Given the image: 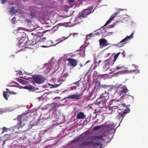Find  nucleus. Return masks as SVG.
Here are the masks:
<instances>
[{"label":"nucleus","mask_w":148,"mask_h":148,"mask_svg":"<svg viewBox=\"0 0 148 148\" xmlns=\"http://www.w3.org/2000/svg\"><path fill=\"white\" fill-rule=\"evenodd\" d=\"M128 91L129 90L125 85L121 84L117 87V93H119L120 96L123 95L121 97V100H124V99L127 100L129 99L131 97L130 95V93H128L126 94Z\"/></svg>","instance_id":"1"},{"label":"nucleus","mask_w":148,"mask_h":148,"mask_svg":"<svg viewBox=\"0 0 148 148\" xmlns=\"http://www.w3.org/2000/svg\"><path fill=\"white\" fill-rule=\"evenodd\" d=\"M107 100L103 97H101L100 95L99 98L97 100L95 104L98 105L100 108H102L106 106V102Z\"/></svg>","instance_id":"2"},{"label":"nucleus","mask_w":148,"mask_h":148,"mask_svg":"<svg viewBox=\"0 0 148 148\" xmlns=\"http://www.w3.org/2000/svg\"><path fill=\"white\" fill-rule=\"evenodd\" d=\"M130 111V110L129 108H127L124 110L122 111L121 112L118 111L119 114L118 115L116 116V119L119 121H120L121 122L125 116V115L129 112Z\"/></svg>","instance_id":"3"},{"label":"nucleus","mask_w":148,"mask_h":148,"mask_svg":"<svg viewBox=\"0 0 148 148\" xmlns=\"http://www.w3.org/2000/svg\"><path fill=\"white\" fill-rule=\"evenodd\" d=\"M34 82L37 84H41L43 82L44 79L42 76L39 75H34L32 77Z\"/></svg>","instance_id":"4"},{"label":"nucleus","mask_w":148,"mask_h":148,"mask_svg":"<svg viewBox=\"0 0 148 148\" xmlns=\"http://www.w3.org/2000/svg\"><path fill=\"white\" fill-rule=\"evenodd\" d=\"M133 32H132L130 36L128 37H126L125 38L121 41L119 43H118L116 45L118 47H121L124 46L125 44L127 42V40H129L130 38L133 37Z\"/></svg>","instance_id":"5"},{"label":"nucleus","mask_w":148,"mask_h":148,"mask_svg":"<svg viewBox=\"0 0 148 148\" xmlns=\"http://www.w3.org/2000/svg\"><path fill=\"white\" fill-rule=\"evenodd\" d=\"M26 41V43L25 45V47L29 49H33L34 47V45L36 43V42L34 41V40L30 39L29 40V38H27Z\"/></svg>","instance_id":"6"},{"label":"nucleus","mask_w":148,"mask_h":148,"mask_svg":"<svg viewBox=\"0 0 148 148\" xmlns=\"http://www.w3.org/2000/svg\"><path fill=\"white\" fill-rule=\"evenodd\" d=\"M93 9V7L91 6L88 7L87 8L83 10L81 13L82 17L84 18L87 15L91 13V11Z\"/></svg>","instance_id":"7"},{"label":"nucleus","mask_w":148,"mask_h":148,"mask_svg":"<svg viewBox=\"0 0 148 148\" xmlns=\"http://www.w3.org/2000/svg\"><path fill=\"white\" fill-rule=\"evenodd\" d=\"M99 46L101 48H103L107 46L108 44L107 40L105 38H101L99 40Z\"/></svg>","instance_id":"8"},{"label":"nucleus","mask_w":148,"mask_h":148,"mask_svg":"<svg viewBox=\"0 0 148 148\" xmlns=\"http://www.w3.org/2000/svg\"><path fill=\"white\" fill-rule=\"evenodd\" d=\"M67 60L69 62L68 63L70 64V65L73 67H75L77 65V62L76 59L68 58L67 59Z\"/></svg>","instance_id":"9"},{"label":"nucleus","mask_w":148,"mask_h":148,"mask_svg":"<svg viewBox=\"0 0 148 148\" xmlns=\"http://www.w3.org/2000/svg\"><path fill=\"white\" fill-rule=\"evenodd\" d=\"M82 95V94L78 95L73 94L69 95L67 98L71 99H72L79 100L80 99V97Z\"/></svg>","instance_id":"10"},{"label":"nucleus","mask_w":148,"mask_h":148,"mask_svg":"<svg viewBox=\"0 0 148 148\" xmlns=\"http://www.w3.org/2000/svg\"><path fill=\"white\" fill-rule=\"evenodd\" d=\"M119 13V12H117L116 13H114L113 14V15L112 16L110 17V18L107 21L106 23L104 25V26H106L107 25H108V24L110 23L114 19V18L115 16H117V15H118V13Z\"/></svg>","instance_id":"11"},{"label":"nucleus","mask_w":148,"mask_h":148,"mask_svg":"<svg viewBox=\"0 0 148 148\" xmlns=\"http://www.w3.org/2000/svg\"><path fill=\"white\" fill-rule=\"evenodd\" d=\"M27 38L25 37H22L20 39L19 42L20 45H21V47L25 46Z\"/></svg>","instance_id":"12"},{"label":"nucleus","mask_w":148,"mask_h":148,"mask_svg":"<svg viewBox=\"0 0 148 148\" xmlns=\"http://www.w3.org/2000/svg\"><path fill=\"white\" fill-rule=\"evenodd\" d=\"M86 117V116L84 113L82 112L78 113L76 116V118L79 119H84Z\"/></svg>","instance_id":"13"},{"label":"nucleus","mask_w":148,"mask_h":148,"mask_svg":"<svg viewBox=\"0 0 148 148\" xmlns=\"http://www.w3.org/2000/svg\"><path fill=\"white\" fill-rule=\"evenodd\" d=\"M93 142V141H86L83 142L79 145V146L81 147L85 145H90Z\"/></svg>","instance_id":"14"},{"label":"nucleus","mask_w":148,"mask_h":148,"mask_svg":"<svg viewBox=\"0 0 148 148\" xmlns=\"http://www.w3.org/2000/svg\"><path fill=\"white\" fill-rule=\"evenodd\" d=\"M108 94L109 93L106 92V91L103 93H102L100 95V96H101V97H103L108 100L109 97Z\"/></svg>","instance_id":"15"},{"label":"nucleus","mask_w":148,"mask_h":148,"mask_svg":"<svg viewBox=\"0 0 148 148\" xmlns=\"http://www.w3.org/2000/svg\"><path fill=\"white\" fill-rule=\"evenodd\" d=\"M99 63H98L97 61H95V62L92 65L90 68L91 69L92 68V70H94L97 67H99Z\"/></svg>","instance_id":"16"},{"label":"nucleus","mask_w":148,"mask_h":148,"mask_svg":"<svg viewBox=\"0 0 148 148\" xmlns=\"http://www.w3.org/2000/svg\"><path fill=\"white\" fill-rule=\"evenodd\" d=\"M103 136L101 135L97 136H92L90 138L91 140H97L98 139H101L102 138Z\"/></svg>","instance_id":"17"},{"label":"nucleus","mask_w":148,"mask_h":148,"mask_svg":"<svg viewBox=\"0 0 148 148\" xmlns=\"http://www.w3.org/2000/svg\"><path fill=\"white\" fill-rule=\"evenodd\" d=\"M91 145H92V147H95L97 146H100L101 147H102V145L101 143H97L96 142L94 143V141H93V142Z\"/></svg>","instance_id":"18"},{"label":"nucleus","mask_w":148,"mask_h":148,"mask_svg":"<svg viewBox=\"0 0 148 148\" xmlns=\"http://www.w3.org/2000/svg\"><path fill=\"white\" fill-rule=\"evenodd\" d=\"M115 127V125L113 123L108 124L106 125V128L112 129L114 128Z\"/></svg>","instance_id":"19"},{"label":"nucleus","mask_w":148,"mask_h":148,"mask_svg":"<svg viewBox=\"0 0 148 148\" xmlns=\"http://www.w3.org/2000/svg\"><path fill=\"white\" fill-rule=\"evenodd\" d=\"M10 12L11 14L12 15L15 14L16 12V10L14 8V7H13L11 8L10 10Z\"/></svg>","instance_id":"20"},{"label":"nucleus","mask_w":148,"mask_h":148,"mask_svg":"<svg viewBox=\"0 0 148 148\" xmlns=\"http://www.w3.org/2000/svg\"><path fill=\"white\" fill-rule=\"evenodd\" d=\"M3 96L4 98L7 100L8 99V97H9V95H8L7 92L4 91L3 92Z\"/></svg>","instance_id":"21"},{"label":"nucleus","mask_w":148,"mask_h":148,"mask_svg":"<svg viewBox=\"0 0 148 148\" xmlns=\"http://www.w3.org/2000/svg\"><path fill=\"white\" fill-rule=\"evenodd\" d=\"M82 17V14H80L76 18V21L78 20L80 22L82 21V20L81 19V18Z\"/></svg>","instance_id":"22"},{"label":"nucleus","mask_w":148,"mask_h":148,"mask_svg":"<svg viewBox=\"0 0 148 148\" xmlns=\"http://www.w3.org/2000/svg\"><path fill=\"white\" fill-rule=\"evenodd\" d=\"M24 88L27 89L29 90H31L33 89L34 88L30 85L26 86L24 87Z\"/></svg>","instance_id":"23"},{"label":"nucleus","mask_w":148,"mask_h":148,"mask_svg":"<svg viewBox=\"0 0 148 148\" xmlns=\"http://www.w3.org/2000/svg\"><path fill=\"white\" fill-rule=\"evenodd\" d=\"M120 52H119L114 56V58L113 60L114 62L116 60L117 57H118L119 55L120 54Z\"/></svg>","instance_id":"24"},{"label":"nucleus","mask_w":148,"mask_h":148,"mask_svg":"<svg viewBox=\"0 0 148 148\" xmlns=\"http://www.w3.org/2000/svg\"><path fill=\"white\" fill-rule=\"evenodd\" d=\"M51 42V40H47V46H42V47H49L51 46V44H50V43Z\"/></svg>","instance_id":"25"},{"label":"nucleus","mask_w":148,"mask_h":148,"mask_svg":"<svg viewBox=\"0 0 148 148\" xmlns=\"http://www.w3.org/2000/svg\"><path fill=\"white\" fill-rule=\"evenodd\" d=\"M67 23H59L57 25V27L58 28L60 26H64L65 25V24H67Z\"/></svg>","instance_id":"26"},{"label":"nucleus","mask_w":148,"mask_h":148,"mask_svg":"<svg viewBox=\"0 0 148 148\" xmlns=\"http://www.w3.org/2000/svg\"><path fill=\"white\" fill-rule=\"evenodd\" d=\"M101 127V126L100 125L99 126H96L94 127L93 128V130H97L100 129Z\"/></svg>","instance_id":"27"},{"label":"nucleus","mask_w":148,"mask_h":148,"mask_svg":"<svg viewBox=\"0 0 148 148\" xmlns=\"http://www.w3.org/2000/svg\"><path fill=\"white\" fill-rule=\"evenodd\" d=\"M124 67L123 66H121L120 65H119L118 66H116V69L117 70H119L120 69H122Z\"/></svg>","instance_id":"28"},{"label":"nucleus","mask_w":148,"mask_h":148,"mask_svg":"<svg viewBox=\"0 0 148 148\" xmlns=\"http://www.w3.org/2000/svg\"><path fill=\"white\" fill-rule=\"evenodd\" d=\"M62 38L63 39L62 40H61L60 39H58V41H60V42H62V41H63L64 40L67 39V38H66V37H63Z\"/></svg>","instance_id":"29"},{"label":"nucleus","mask_w":148,"mask_h":148,"mask_svg":"<svg viewBox=\"0 0 148 148\" xmlns=\"http://www.w3.org/2000/svg\"><path fill=\"white\" fill-rule=\"evenodd\" d=\"M18 118V119H19V123H20V124H22V122H21V121L20 120V119H22V117H21V116H18V117H17Z\"/></svg>","instance_id":"30"},{"label":"nucleus","mask_w":148,"mask_h":148,"mask_svg":"<svg viewBox=\"0 0 148 148\" xmlns=\"http://www.w3.org/2000/svg\"><path fill=\"white\" fill-rule=\"evenodd\" d=\"M128 72V71L127 70H126L122 71V72L121 73V74H125V73H127V72Z\"/></svg>","instance_id":"31"},{"label":"nucleus","mask_w":148,"mask_h":148,"mask_svg":"<svg viewBox=\"0 0 148 148\" xmlns=\"http://www.w3.org/2000/svg\"><path fill=\"white\" fill-rule=\"evenodd\" d=\"M46 38H42V39H41V40L40 41L41 42H44L46 41Z\"/></svg>","instance_id":"32"},{"label":"nucleus","mask_w":148,"mask_h":148,"mask_svg":"<svg viewBox=\"0 0 148 148\" xmlns=\"http://www.w3.org/2000/svg\"><path fill=\"white\" fill-rule=\"evenodd\" d=\"M80 136H79V137H77L76 138V139H75L74 140L75 141H77L79 140L80 138L79 137Z\"/></svg>","instance_id":"33"},{"label":"nucleus","mask_w":148,"mask_h":148,"mask_svg":"<svg viewBox=\"0 0 148 148\" xmlns=\"http://www.w3.org/2000/svg\"><path fill=\"white\" fill-rule=\"evenodd\" d=\"M30 16H31L32 18L34 17V13L31 12L30 13Z\"/></svg>","instance_id":"34"},{"label":"nucleus","mask_w":148,"mask_h":148,"mask_svg":"<svg viewBox=\"0 0 148 148\" xmlns=\"http://www.w3.org/2000/svg\"><path fill=\"white\" fill-rule=\"evenodd\" d=\"M3 132H7V128L5 127H3Z\"/></svg>","instance_id":"35"},{"label":"nucleus","mask_w":148,"mask_h":148,"mask_svg":"<svg viewBox=\"0 0 148 148\" xmlns=\"http://www.w3.org/2000/svg\"><path fill=\"white\" fill-rule=\"evenodd\" d=\"M75 22L76 24H77L79 23L80 22L78 20L76 21V19L75 20Z\"/></svg>","instance_id":"36"},{"label":"nucleus","mask_w":148,"mask_h":148,"mask_svg":"<svg viewBox=\"0 0 148 148\" xmlns=\"http://www.w3.org/2000/svg\"><path fill=\"white\" fill-rule=\"evenodd\" d=\"M132 66H133L136 69H137L138 68V66H137L135 65V64H132Z\"/></svg>","instance_id":"37"},{"label":"nucleus","mask_w":148,"mask_h":148,"mask_svg":"<svg viewBox=\"0 0 148 148\" xmlns=\"http://www.w3.org/2000/svg\"><path fill=\"white\" fill-rule=\"evenodd\" d=\"M93 35L92 33L90 34L88 36L87 35V37H88V36H89L90 37H93V36H94V35L93 36Z\"/></svg>","instance_id":"38"},{"label":"nucleus","mask_w":148,"mask_h":148,"mask_svg":"<svg viewBox=\"0 0 148 148\" xmlns=\"http://www.w3.org/2000/svg\"><path fill=\"white\" fill-rule=\"evenodd\" d=\"M23 28L22 27H19L18 28V30H17V32H20L19 31L20 30H23Z\"/></svg>","instance_id":"39"},{"label":"nucleus","mask_w":148,"mask_h":148,"mask_svg":"<svg viewBox=\"0 0 148 148\" xmlns=\"http://www.w3.org/2000/svg\"><path fill=\"white\" fill-rule=\"evenodd\" d=\"M45 95V94H43V95H42L40 97H39L38 98V99H39V100H40L41 99L42 97Z\"/></svg>","instance_id":"40"},{"label":"nucleus","mask_w":148,"mask_h":148,"mask_svg":"<svg viewBox=\"0 0 148 148\" xmlns=\"http://www.w3.org/2000/svg\"><path fill=\"white\" fill-rule=\"evenodd\" d=\"M112 108L113 109H115V108L118 109L119 108V107L117 106H113L112 107Z\"/></svg>","instance_id":"41"},{"label":"nucleus","mask_w":148,"mask_h":148,"mask_svg":"<svg viewBox=\"0 0 148 148\" xmlns=\"http://www.w3.org/2000/svg\"><path fill=\"white\" fill-rule=\"evenodd\" d=\"M101 32H96L95 34V36H97V35H99V34H101Z\"/></svg>","instance_id":"42"},{"label":"nucleus","mask_w":148,"mask_h":148,"mask_svg":"<svg viewBox=\"0 0 148 148\" xmlns=\"http://www.w3.org/2000/svg\"><path fill=\"white\" fill-rule=\"evenodd\" d=\"M122 54L123 56V57H125V52L124 51H123L122 53Z\"/></svg>","instance_id":"43"},{"label":"nucleus","mask_w":148,"mask_h":148,"mask_svg":"<svg viewBox=\"0 0 148 148\" xmlns=\"http://www.w3.org/2000/svg\"><path fill=\"white\" fill-rule=\"evenodd\" d=\"M7 0H1L2 3H4Z\"/></svg>","instance_id":"44"},{"label":"nucleus","mask_w":148,"mask_h":148,"mask_svg":"<svg viewBox=\"0 0 148 148\" xmlns=\"http://www.w3.org/2000/svg\"><path fill=\"white\" fill-rule=\"evenodd\" d=\"M7 92V94H11V92L10 91H7V92Z\"/></svg>","instance_id":"45"},{"label":"nucleus","mask_w":148,"mask_h":148,"mask_svg":"<svg viewBox=\"0 0 148 148\" xmlns=\"http://www.w3.org/2000/svg\"><path fill=\"white\" fill-rule=\"evenodd\" d=\"M110 55V53H108L106 54V57H108V56H109Z\"/></svg>","instance_id":"46"},{"label":"nucleus","mask_w":148,"mask_h":148,"mask_svg":"<svg viewBox=\"0 0 148 148\" xmlns=\"http://www.w3.org/2000/svg\"><path fill=\"white\" fill-rule=\"evenodd\" d=\"M12 24H14L15 23V21L13 20H12Z\"/></svg>","instance_id":"47"},{"label":"nucleus","mask_w":148,"mask_h":148,"mask_svg":"<svg viewBox=\"0 0 148 148\" xmlns=\"http://www.w3.org/2000/svg\"><path fill=\"white\" fill-rule=\"evenodd\" d=\"M74 0H69V1L71 2H73L74 1Z\"/></svg>","instance_id":"48"},{"label":"nucleus","mask_w":148,"mask_h":148,"mask_svg":"<svg viewBox=\"0 0 148 148\" xmlns=\"http://www.w3.org/2000/svg\"><path fill=\"white\" fill-rule=\"evenodd\" d=\"M135 71H136V70H132L131 71V72H135Z\"/></svg>","instance_id":"49"},{"label":"nucleus","mask_w":148,"mask_h":148,"mask_svg":"<svg viewBox=\"0 0 148 148\" xmlns=\"http://www.w3.org/2000/svg\"><path fill=\"white\" fill-rule=\"evenodd\" d=\"M43 32V31H42V32H38V34L41 33H42Z\"/></svg>","instance_id":"50"},{"label":"nucleus","mask_w":148,"mask_h":148,"mask_svg":"<svg viewBox=\"0 0 148 148\" xmlns=\"http://www.w3.org/2000/svg\"><path fill=\"white\" fill-rule=\"evenodd\" d=\"M101 62V60H99L98 61V63H99H99H100Z\"/></svg>","instance_id":"51"},{"label":"nucleus","mask_w":148,"mask_h":148,"mask_svg":"<svg viewBox=\"0 0 148 148\" xmlns=\"http://www.w3.org/2000/svg\"><path fill=\"white\" fill-rule=\"evenodd\" d=\"M90 62V60H88V61H87L86 62V64H87V63H88V62Z\"/></svg>","instance_id":"52"},{"label":"nucleus","mask_w":148,"mask_h":148,"mask_svg":"<svg viewBox=\"0 0 148 148\" xmlns=\"http://www.w3.org/2000/svg\"><path fill=\"white\" fill-rule=\"evenodd\" d=\"M112 90V88H110V91H111Z\"/></svg>","instance_id":"53"},{"label":"nucleus","mask_w":148,"mask_h":148,"mask_svg":"<svg viewBox=\"0 0 148 148\" xmlns=\"http://www.w3.org/2000/svg\"><path fill=\"white\" fill-rule=\"evenodd\" d=\"M15 19V17H13L12 19V20H13L14 19Z\"/></svg>","instance_id":"54"},{"label":"nucleus","mask_w":148,"mask_h":148,"mask_svg":"<svg viewBox=\"0 0 148 148\" xmlns=\"http://www.w3.org/2000/svg\"><path fill=\"white\" fill-rule=\"evenodd\" d=\"M11 94H16V93H15L14 92H12L11 93Z\"/></svg>","instance_id":"55"},{"label":"nucleus","mask_w":148,"mask_h":148,"mask_svg":"<svg viewBox=\"0 0 148 148\" xmlns=\"http://www.w3.org/2000/svg\"><path fill=\"white\" fill-rule=\"evenodd\" d=\"M123 106H126V104L125 103H123L122 105Z\"/></svg>","instance_id":"56"},{"label":"nucleus","mask_w":148,"mask_h":148,"mask_svg":"<svg viewBox=\"0 0 148 148\" xmlns=\"http://www.w3.org/2000/svg\"><path fill=\"white\" fill-rule=\"evenodd\" d=\"M61 84V83H60L59 85H57V84H56V85H57V86H60V85Z\"/></svg>","instance_id":"57"},{"label":"nucleus","mask_w":148,"mask_h":148,"mask_svg":"<svg viewBox=\"0 0 148 148\" xmlns=\"http://www.w3.org/2000/svg\"><path fill=\"white\" fill-rule=\"evenodd\" d=\"M6 90H7V91H8L9 90V89L8 88H6Z\"/></svg>","instance_id":"58"},{"label":"nucleus","mask_w":148,"mask_h":148,"mask_svg":"<svg viewBox=\"0 0 148 148\" xmlns=\"http://www.w3.org/2000/svg\"><path fill=\"white\" fill-rule=\"evenodd\" d=\"M20 77V78H23V77H21H21Z\"/></svg>","instance_id":"59"},{"label":"nucleus","mask_w":148,"mask_h":148,"mask_svg":"<svg viewBox=\"0 0 148 148\" xmlns=\"http://www.w3.org/2000/svg\"><path fill=\"white\" fill-rule=\"evenodd\" d=\"M106 86V87L107 88L109 87V86Z\"/></svg>","instance_id":"60"},{"label":"nucleus","mask_w":148,"mask_h":148,"mask_svg":"<svg viewBox=\"0 0 148 148\" xmlns=\"http://www.w3.org/2000/svg\"><path fill=\"white\" fill-rule=\"evenodd\" d=\"M40 31H42V29H41L40 30Z\"/></svg>","instance_id":"61"},{"label":"nucleus","mask_w":148,"mask_h":148,"mask_svg":"<svg viewBox=\"0 0 148 148\" xmlns=\"http://www.w3.org/2000/svg\"><path fill=\"white\" fill-rule=\"evenodd\" d=\"M80 66H81V67H82V65H80Z\"/></svg>","instance_id":"62"},{"label":"nucleus","mask_w":148,"mask_h":148,"mask_svg":"<svg viewBox=\"0 0 148 148\" xmlns=\"http://www.w3.org/2000/svg\"><path fill=\"white\" fill-rule=\"evenodd\" d=\"M1 114V112L0 111V114Z\"/></svg>","instance_id":"63"},{"label":"nucleus","mask_w":148,"mask_h":148,"mask_svg":"<svg viewBox=\"0 0 148 148\" xmlns=\"http://www.w3.org/2000/svg\"><path fill=\"white\" fill-rule=\"evenodd\" d=\"M96 31H97V30H96L95 31H94V32H96Z\"/></svg>","instance_id":"64"}]
</instances>
